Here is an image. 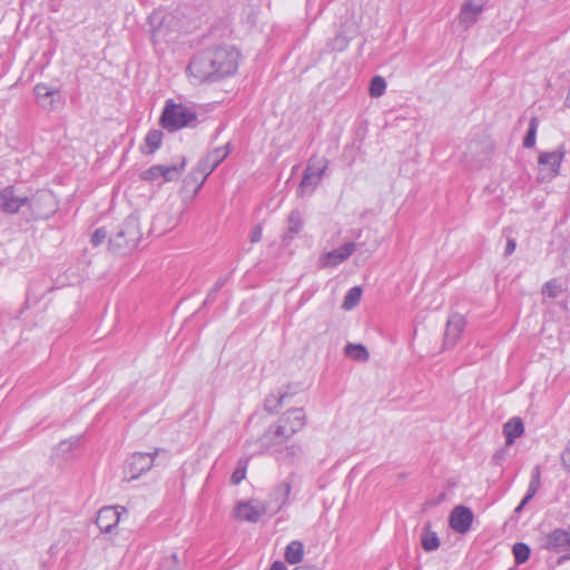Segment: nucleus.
<instances>
[{
  "mask_svg": "<svg viewBox=\"0 0 570 570\" xmlns=\"http://www.w3.org/2000/svg\"><path fill=\"white\" fill-rule=\"evenodd\" d=\"M238 53L233 48H216L195 58L188 66L190 75L198 80L217 79L237 69Z\"/></svg>",
  "mask_w": 570,
  "mask_h": 570,
  "instance_id": "1",
  "label": "nucleus"
},
{
  "mask_svg": "<svg viewBox=\"0 0 570 570\" xmlns=\"http://www.w3.org/2000/svg\"><path fill=\"white\" fill-rule=\"evenodd\" d=\"M164 128L174 131L196 121L195 111L181 104L167 102L160 118Z\"/></svg>",
  "mask_w": 570,
  "mask_h": 570,
  "instance_id": "2",
  "label": "nucleus"
},
{
  "mask_svg": "<svg viewBox=\"0 0 570 570\" xmlns=\"http://www.w3.org/2000/svg\"><path fill=\"white\" fill-rule=\"evenodd\" d=\"M186 167V160L183 159L178 165L163 166L155 165L145 171V181L150 186H163L166 183L177 179Z\"/></svg>",
  "mask_w": 570,
  "mask_h": 570,
  "instance_id": "3",
  "label": "nucleus"
},
{
  "mask_svg": "<svg viewBox=\"0 0 570 570\" xmlns=\"http://www.w3.org/2000/svg\"><path fill=\"white\" fill-rule=\"evenodd\" d=\"M564 155L566 151L563 148L541 153L538 157L539 178L541 180H549L556 177L559 174Z\"/></svg>",
  "mask_w": 570,
  "mask_h": 570,
  "instance_id": "4",
  "label": "nucleus"
},
{
  "mask_svg": "<svg viewBox=\"0 0 570 570\" xmlns=\"http://www.w3.org/2000/svg\"><path fill=\"white\" fill-rule=\"evenodd\" d=\"M266 512V508L258 501L249 500L239 502L233 512L235 520L240 522H257Z\"/></svg>",
  "mask_w": 570,
  "mask_h": 570,
  "instance_id": "5",
  "label": "nucleus"
},
{
  "mask_svg": "<svg viewBox=\"0 0 570 570\" xmlns=\"http://www.w3.org/2000/svg\"><path fill=\"white\" fill-rule=\"evenodd\" d=\"M356 249V244L353 242L346 243L342 245L340 248L330 250L323 254L318 258V266L321 268H332L335 267L343 262H345Z\"/></svg>",
  "mask_w": 570,
  "mask_h": 570,
  "instance_id": "6",
  "label": "nucleus"
},
{
  "mask_svg": "<svg viewBox=\"0 0 570 570\" xmlns=\"http://www.w3.org/2000/svg\"><path fill=\"white\" fill-rule=\"evenodd\" d=\"M305 424V415L302 410H292L287 412L279 421L276 434L284 438H289L299 431Z\"/></svg>",
  "mask_w": 570,
  "mask_h": 570,
  "instance_id": "7",
  "label": "nucleus"
},
{
  "mask_svg": "<svg viewBox=\"0 0 570 570\" xmlns=\"http://www.w3.org/2000/svg\"><path fill=\"white\" fill-rule=\"evenodd\" d=\"M28 204L26 196L17 195L12 186L0 189V210L16 214Z\"/></svg>",
  "mask_w": 570,
  "mask_h": 570,
  "instance_id": "8",
  "label": "nucleus"
},
{
  "mask_svg": "<svg viewBox=\"0 0 570 570\" xmlns=\"http://www.w3.org/2000/svg\"><path fill=\"white\" fill-rule=\"evenodd\" d=\"M473 513L465 505H456L450 513L449 524L458 533H466L473 522Z\"/></svg>",
  "mask_w": 570,
  "mask_h": 570,
  "instance_id": "9",
  "label": "nucleus"
},
{
  "mask_svg": "<svg viewBox=\"0 0 570 570\" xmlns=\"http://www.w3.org/2000/svg\"><path fill=\"white\" fill-rule=\"evenodd\" d=\"M543 548L553 552L570 550L569 531L564 529H554L544 537Z\"/></svg>",
  "mask_w": 570,
  "mask_h": 570,
  "instance_id": "10",
  "label": "nucleus"
},
{
  "mask_svg": "<svg viewBox=\"0 0 570 570\" xmlns=\"http://www.w3.org/2000/svg\"><path fill=\"white\" fill-rule=\"evenodd\" d=\"M121 511L118 507L101 508L97 514V525L101 531L110 532L120 521Z\"/></svg>",
  "mask_w": 570,
  "mask_h": 570,
  "instance_id": "11",
  "label": "nucleus"
},
{
  "mask_svg": "<svg viewBox=\"0 0 570 570\" xmlns=\"http://www.w3.org/2000/svg\"><path fill=\"white\" fill-rule=\"evenodd\" d=\"M142 472V454L135 453L127 458L122 466V479L132 481L140 476Z\"/></svg>",
  "mask_w": 570,
  "mask_h": 570,
  "instance_id": "12",
  "label": "nucleus"
},
{
  "mask_svg": "<svg viewBox=\"0 0 570 570\" xmlns=\"http://www.w3.org/2000/svg\"><path fill=\"white\" fill-rule=\"evenodd\" d=\"M212 170L213 167L209 168L206 163H198L197 167L185 177V186L187 188L196 187V189H198L204 184Z\"/></svg>",
  "mask_w": 570,
  "mask_h": 570,
  "instance_id": "13",
  "label": "nucleus"
},
{
  "mask_svg": "<svg viewBox=\"0 0 570 570\" xmlns=\"http://www.w3.org/2000/svg\"><path fill=\"white\" fill-rule=\"evenodd\" d=\"M465 318L460 314H452L446 323L445 338L455 343L465 327Z\"/></svg>",
  "mask_w": 570,
  "mask_h": 570,
  "instance_id": "14",
  "label": "nucleus"
},
{
  "mask_svg": "<svg viewBox=\"0 0 570 570\" xmlns=\"http://www.w3.org/2000/svg\"><path fill=\"white\" fill-rule=\"evenodd\" d=\"M524 432V425L520 417L510 419L503 426V433L505 436V443L512 444L514 440L521 436Z\"/></svg>",
  "mask_w": 570,
  "mask_h": 570,
  "instance_id": "15",
  "label": "nucleus"
},
{
  "mask_svg": "<svg viewBox=\"0 0 570 570\" xmlns=\"http://www.w3.org/2000/svg\"><path fill=\"white\" fill-rule=\"evenodd\" d=\"M541 485V471L539 466H535L531 471V480L528 487V491L520 505L517 508V511H520L539 491Z\"/></svg>",
  "mask_w": 570,
  "mask_h": 570,
  "instance_id": "16",
  "label": "nucleus"
},
{
  "mask_svg": "<svg viewBox=\"0 0 570 570\" xmlns=\"http://www.w3.org/2000/svg\"><path fill=\"white\" fill-rule=\"evenodd\" d=\"M304 558V546L301 541H292L285 549V560L291 563H299Z\"/></svg>",
  "mask_w": 570,
  "mask_h": 570,
  "instance_id": "17",
  "label": "nucleus"
},
{
  "mask_svg": "<svg viewBox=\"0 0 570 570\" xmlns=\"http://www.w3.org/2000/svg\"><path fill=\"white\" fill-rule=\"evenodd\" d=\"M421 542L425 551H433L440 546L439 537L434 531L431 530L430 525L424 527Z\"/></svg>",
  "mask_w": 570,
  "mask_h": 570,
  "instance_id": "18",
  "label": "nucleus"
},
{
  "mask_svg": "<svg viewBox=\"0 0 570 570\" xmlns=\"http://www.w3.org/2000/svg\"><path fill=\"white\" fill-rule=\"evenodd\" d=\"M327 161L324 158H313L311 159L307 169L305 179L316 176L320 177L324 170L326 169Z\"/></svg>",
  "mask_w": 570,
  "mask_h": 570,
  "instance_id": "19",
  "label": "nucleus"
},
{
  "mask_svg": "<svg viewBox=\"0 0 570 570\" xmlns=\"http://www.w3.org/2000/svg\"><path fill=\"white\" fill-rule=\"evenodd\" d=\"M35 95L38 100L49 101L50 104H52L55 100V97L57 96V91L53 90L51 87H49L46 83H38L35 87Z\"/></svg>",
  "mask_w": 570,
  "mask_h": 570,
  "instance_id": "20",
  "label": "nucleus"
},
{
  "mask_svg": "<svg viewBox=\"0 0 570 570\" xmlns=\"http://www.w3.org/2000/svg\"><path fill=\"white\" fill-rule=\"evenodd\" d=\"M361 296H362V289L357 286L355 287H352L345 295L344 297V301H343V308L346 309V311H350L352 309L353 307H355L360 299H361Z\"/></svg>",
  "mask_w": 570,
  "mask_h": 570,
  "instance_id": "21",
  "label": "nucleus"
},
{
  "mask_svg": "<svg viewBox=\"0 0 570 570\" xmlns=\"http://www.w3.org/2000/svg\"><path fill=\"white\" fill-rule=\"evenodd\" d=\"M345 353L353 360H356V361H367L368 360V352L366 351V348L361 345V344H357V345H354V344H348L346 347H345Z\"/></svg>",
  "mask_w": 570,
  "mask_h": 570,
  "instance_id": "22",
  "label": "nucleus"
},
{
  "mask_svg": "<svg viewBox=\"0 0 570 570\" xmlns=\"http://www.w3.org/2000/svg\"><path fill=\"white\" fill-rule=\"evenodd\" d=\"M385 89L386 82L384 78L381 76L373 77L368 89L370 96L375 98L381 97L384 94Z\"/></svg>",
  "mask_w": 570,
  "mask_h": 570,
  "instance_id": "23",
  "label": "nucleus"
},
{
  "mask_svg": "<svg viewBox=\"0 0 570 570\" xmlns=\"http://www.w3.org/2000/svg\"><path fill=\"white\" fill-rule=\"evenodd\" d=\"M513 556L518 564L524 563L530 556V548L525 543H515L513 546Z\"/></svg>",
  "mask_w": 570,
  "mask_h": 570,
  "instance_id": "24",
  "label": "nucleus"
},
{
  "mask_svg": "<svg viewBox=\"0 0 570 570\" xmlns=\"http://www.w3.org/2000/svg\"><path fill=\"white\" fill-rule=\"evenodd\" d=\"M537 129H538V118L533 117L530 121L528 134L523 140L524 147L531 148L535 145Z\"/></svg>",
  "mask_w": 570,
  "mask_h": 570,
  "instance_id": "25",
  "label": "nucleus"
},
{
  "mask_svg": "<svg viewBox=\"0 0 570 570\" xmlns=\"http://www.w3.org/2000/svg\"><path fill=\"white\" fill-rule=\"evenodd\" d=\"M147 144L150 146L151 150L159 148L163 141V132L160 130H151L148 132L146 137Z\"/></svg>",
  "mask_w": 570,
  "mask_h": 570,
  "instance_id": "26",
  "label": "nucleus"
},
{
  "mask_svg": "<svg viewBox=\"0 0 570 570\" xmlns=\"http://www.w3.org/2000/svg\"><path fill=\"white\" fill-rule=\"evenodd\" d=\"M481 10H482V6H481V4H479V3H473V2L470 0V1H468V2L464 4V7H463V9H462V11H461V14H462L463 17H465V16H468V14H470V13H471V14L473 16V19H474V18H475L480 12H481Z\"/></svg>",
  "mask_w": 570,
  "mask_h": 570,
  "instance_id": "27",
  "label": "nucleus"
},
{
  "mask_svg": "<svg viewBox=\"0 0 570 570\" xmlns=\"http://www.w3.org/2000/svg\"><path fill=\"white\" fill-rule=\"evenodd\" d=\"M107 237V232L104 228H98L91 236V243L97 246L100 245Z\"/></svg>",
  "mask_w": 570,
  "mask_h": 570,
  "instance_id": "28",
  "label": "nucleus"
},
{
  "mask_svg": "<svg viewBox=\"0 0 570 570\" xmlns=\"http://www.w3.org/2000/svg\"><path fill=\"white\" fill-rule=\"evenodd\" d=\"M246 478V466L238 468L232 474V483L239 484Z\"/></svg>",
  "mask_w": 570,
  "mask_h": 570,
  "instance_id": "29",
  "label": "nucleus"
},
{
  "mask_svg": "<svg viewBox=\"0 0 570 570\" xmlns=\"http://www.w3.org/2000/svg\"><path fill=\"white\" fill-rule=\"evenodd\" d=\"M562 461H563L564 465L570 470V441H569V444H568L566 451L562 454Z\"/></svg>",
  "mask_w": 570,
  "mask_h": 570,
  "instance_id": "30",
  "label": "nucleus"
},
{
  "mask_svg": "<svg viewBox=\"0 0 570 570\" xmlns=\"http://www.w3.org/2000/svg\"><path fill=\"white\" fill-rule=\"evenodd\" d=\"M515 249V242L513 239H508L505 246V254L511 255Z\"/></svg>",
  "mask_w": 570,
  "mask_h": 570,
  "instance_id": "31",
  "label": "nucleus"
},
{
  "mask_svg": "<svg viewBox=\"0 0 570 570\" xmlns=\"http://www.w3.org/2000/svg\"><path fill=\"white\" fill-rule=\"evenodd\" d=\"M269 570H286V567L284 566L283 562L281 561H275L272 566H271V569Z\"/></svg>",
  "mask_w": 570,
  "mask_h": 570,
  "instance_id": "32",
  "label": "nucleus"
},
{
  "mask_svg": "<svg viewBox=\"0 0 570 570\" xmlns=\"http://www.w3.org/2000/svg\"><path fill=\"white\" fill-rule=\"evenodd\" d=\"M551 285L548 284L544 288V292H549V295H553L552 292H550Z\"/></svg>",
  "mask_w": 570,
  "mask_h": 570,
  "instance_id": "33",
  "label": "nucleus"
}]
</instances>
